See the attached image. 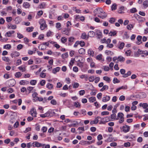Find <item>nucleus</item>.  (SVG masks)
Listing matches in <instances>:
<instances>
[{
	"instance_id": "nucleus-60",
	"label": "nucleus",
	"mask_w": 148,
	"mask_h": 148,
	"mask_svg": "<svg viewBox=\"0 0 148 148\" xmlns=\"http://www.w3.org/2000/svg\"><path fill=\"white\" fill-rule=\"evenodd\" d=\"M102 55L101 54H100L97 55L96 57V59L98 60H100L101 59Z\"/></svg>"
},
{
	"instance_id": "nucleus-32",
	"label": "nucleus",
	"mask_w": 148,
	"mask_h": 148,
	"mask_svg": "<svg viewBox=\"0 0 148 148\" xmlns=\"http://www.w3.org/2000/svg\"><path fill=\"white\" fill-rule=\"evenodd\" d=\"M11 48V45L9 44H7L4 45L3 47V48L5 49H9Z\"/></svg>"
},
{
	"instance_id": "nucleus-25",
	"label": "nucleus",
	"mask_w": 148,
	"mask_h": 148,
	"mask_svg": "<svg viewBox=\"0 0 148 148\" xmlns=\"http://www.w3.org/2000/svg\"><path fill=\"white\" fill-rule=\"evenodd\" d=\"M68 56V55L67 52L62 54L61 56V57L63 59H65V58H67Z\"/></svg>"
},
{
	"instance_id": "nucleus-14",
	"label": "nucleus",
	"mask_w": 148,
	"mask_h": 148,
	"mask_svg": "<svg viewBox=\"0 0 148 148\" xmlns=\"http://www.w3.org/2000/svg\"><path fill=\"white\" fill-rule=\"evenodd\" d=\"M95 33L93 31H90L88 33V36H87V38H88V36L91 37H92L95 35Z\"/></svg>"
},
{
	"instance_id": "nucleus-4",
	"label": "nucleus",
	"mask_w": 148,
	"mask_h": 148,
	"mask_svg": "<svg viewBox=\"0 0 148 148\" xmlns=\"http://www.w3.org/2000/svg\"><path fill=\"white\" fill-rule=\"evenodd\" d=\"M33 146L34 147H43L45 145V144H42L37 142H34L32 143Z\"/></svg>"
},
{
	"instance_id": "nucleus-59",
	"label": "nucleus",
	"mask_w": 148,
	"mask_h": 148,
	"mask_svg": "<svg viewBox=\"0 0 148 148\" xmlns=\"http://www.w3.org/2000/svg\"><path fill=\"white\" fill-rule=\"evenodd\" d=\"M111 118L112 119H116V115L115 114H113L111 115Z\"/></svg>"
},
{
	"instance_id": "nucleus-37",
	"label": "nucleus",
	"mask_w": 148,
	"mask_h": 148,
	"mask_svg": "<svg viewBox=\"0 0 148 148\" xmlns=\"http://www.w3.org/2000/svg\"><path fill=\"white\" fill-rule=\"evenodd\" d=\"M22 75L21 73L20 72H17L15 74V76L17 78H19Z\"/></svg>"
},
{
	"instance_id": "nucleus-50",
	"label": "nucleus",
	"mask_w": 148,
	"mask_h": 148,
	"mask_svg": "<svg viewBox=\"0 0 148 148\" xmlns=\"http://www.w3.org/2000/svg\"><path fill=\"white\" fill-rule=\"evenodd\" d=\"M18 69L23 72H24L25 71V67H23L22 66L19 67Z\"/></svg>"
},
{
	"instance_id": "nucleus-39",
	"label": "nucleus",
	"mask_w": 148,
	"mask_h": 148,
	"mask_svg": "<svg viewBox=\"0 0 148 148\" xmlns=\"http://www.w3.org/2000/svg\"><path fill=\"white\" fill-rule=\"evenodd\" d=\"M67 40V39L65 37H62L61 38V41L62 43H64Z\"/></svg>"
},
{
	"instance_id": "nucleus-55",
	"label": "nucleus",
	"mask_w": 148,
	"mask_h": 148,
	"mask_svg": "<svg viewBox=\"0 0 148 148\" xmlns=\"http://www.w3.org/2000/svg\"><path fill=\"white\" fill-rule=\"evenodd\" d=\"M81 114L84 115H86V111L84 110H82L80 111Z\"/></svg>"
},
{
	"instance_id": "nucleus-17",
	"label": "nucleus",
	"mask_w": 148,
	"mask_h": 148,
	"mask_svg": "<svg viewBox=\"0 0 148 148\" xmlns=\"http://www.w3.org/2000/svg\"><path fill=\"white\" fill-rule=\"evenodd\" d=\"M29 83V82L25 80H21L19 82L20 85H24L25 84H28Z\"/></svg>"
},
{
	"instance_id": "nucleus-35",
	"label": "nucleus",
	"mask_w": 148,
	"mask_h": 148,
	"mask_svg": "<svg viewBox=\"0 0 148 148\" xmlns=\"http://www.w3.org/2000/svg\"><path fill=\"white\" fill-rule=\"evenodd\" d=\"M131 74V72L130 71H129L127 72V73H125L124 75H123V77H127L128 76L130 75Z\"/></svg>"
},
{
	"instance_id": "nucleus-7",
	"label": "nucleus",
	"mask_w": 148,
	"mask_h": 148,
	"mask_svg": "<svg viewBox=\"0 0 148 148\" xmlns=\"http://www.w3.org/2000/svg\"><path fill=\"white\" fill-rule=\"evenodd\" d=\"M31 114L34 117L36 116L37 113L36 109L34 108L32 109L30 111Z\"/></svg>"
},
{
	"instance_id": "nucleus-45",
	"label": "nucleus",
	"mask_w": 148,
	"mask_h": 148,
	"mask_svg": "<svg viewBox=\"0 0 148 148\" xmlns=\"http://www.w3.org/2000/svg\"><path fill=\"white\" fill-rule=\"evenodd\" d=\"M117 5L116 3L113 4L112 5L111 9L112 10H115L116 9Z\"/></svg>"
},
{
	"instance_id": "nucleus-2",
	"label": "nucleus",
	"mask_w": 148,
	"mask_h": 148,
	"mask_svg": "<svg viewBox=\"0 0 148 148\" xmlns=\"http://www.w3.org/2000/svg\"><path fill=\"white\" fill-rule=\"evenodd\" d=\"M116 120H119V121L120 123H122L124 121V114L122 112L118 113Z\"/></svg>"
},
{
	"instance_id": "nucleus-11",
	"label": "nucleus",
	"mask_w": 148,
	"mask_h": 148,
	"mask_svg": "<svg viewBox=\"0 0 148 148\" xmlns=\"http://www.w3.org/2000/svg\"><path fill=\"white\" fill-rule=\"evenodd\" d=\"M30 4L27 2H24L23 3V7L25 8H29Z\"/></svg>"
},
{
	"instance_id": "nucleus-16",
	"label": "nucleus",
	"mask_w": 148,
	"mask_h": 148,
	"mask_svg": "<svg viewBox=\"0 0 148 148\" xmlns=\"http://www.w3.org/2000/svg\"><path fill=\"white\" fill-rule=\"evenodd\" d=\"M39 49H40L41 50H44L46 48V46L43 44L40 45L38 47Z\"/></svg>"
},
{
	"instance_id": "nucleus-21",
	"label": "nucleus",
	"mask_w": 148,
	"mask_h": 148,
	"mask_svg": "<svg viewBox=\"0 0 148 148\" xmlns=\"http://www.w3.org/2000/svg\"><path fill=\"white\" fill-rule=\"evenodd\" d=\"M139 106L140 107H142L143 108H146L148 106V104L147 103H140Z\"/></svg>"
},
{
	"instance_id": "nucleus-20",
	"label": "nucleus",
	"mask_w": 148,
	"mask_h": 148,
	"mask_svg": "<svg viewBox=\"0 0 148 148\" xmlns=\"http://www.w3.org/2000/svg\"><path fill=\"white\" fill-rule=\"evenodd\" d=\"M96 35H97L98 38H100L102 37V33L100 32V31L97 30L96 32Z\"/></svg>"
},
{
	"instance_id": "nucleus-1",
	"label": "nucleus",
	"mask_w": 148,
	"mask_h": 148,
	"mask_svg": "<svg viewBox=\"0 0 148 148\" xmlns=\"http://www.w3.org/2000/svg\"><path fill=\"white\" fill-rule=\"evenodd\" d=\"M94 13L96 14L97 13L101 15L102 13L103 14V15H98V16L102 19L106 18L107 16V14L104 12L102 8H97L94 10Z\"/></svg>"
},
{
	"instance_id": "nucleus-42",
	"label": "nucleus",
	"mask_w": 148,
	"mask_h": 148,
	"mask_svg": "<svg viewBox=\"0 0 148 148\" xmlns=\"http://www.w3.org/2000/svg\"><path fill=\"white\" fill-rule=\"evenodd\" d=\"M133 25L131 24H130L127 26V28L129 30H131L133 27Z\"/></svg>"
},
{
	"instance_id": "nucleus-31",
	"label": "nucleus",
	"mask_w": 148,
	"mask_h": 148,
	"mask_svg": "<svg viewBox=\"0 0 148 148\" xmlns=\"http://www.w3.org/2000/svg\"><path fill=\"white\" fill-rule=\"evenodd\" d=\"M49 113H46L43 114H41L40 115V116L42 118H45L46 117H48L49 116Z\"/></svg>"
},
{
	"instance_id": "nucleus-43",
	"label": "nucleus",
	"mask_w": 148,
	"mask_h": 148,
	"mask_svg": "<svg viewBox=\"0 0 148 148\" xmlns=\"http://www.w3.org/2000/svg\"><path fill=\"white\" fill-rule=\"evenodd\" d=\"M33 29L34 28L33 27H27L26 29V30L28 32H30L33 31Z\"/></svg>"
},
{
	"instance_id": "nucleus-34",
	"label": "nucleus",
	"mask_w": 148,
	"mask_h": 148,
	"mask_svg": "<svg viewBox=\"0 0 148 148\" xmlns=\"http://www.w3.org/2000/svg\"><path fill=\"white\" fill-rule=\"evenodd\" d=\"M116 33L117 32L116 31L114 32L110 31L109 34L110 36H115Z\"/></svg>"
},
{
	"instance_id": "nucleus-48",
	"label": "nucleus",
	"mask_w": 148,
	"mask_h": 148,
	"mask_svg": "<svg viewBox=\"0 0 148 148\" xmlns=\"http://www.w3.org/2000/svg\"><path fill=\"white\" fill-rule=\"evenodd\" d=\"M51 103L53 105H56L57 104V101L55 99H53L51 101Z\"/></svg>"
},
{
	"instance_id": "nucleus-30",
	"label": "nucleus",
	"mask_w": 148,
	"mask_h": 148,
	"mask_svg": "<svg viewBox=\"0 0 148 148\" xmlns=\"http://www.w3.org/2000/svg\"><path fill=\"white\" fill-rule=\"evenodd\" d=\"M46 86L48 88V89H49L50 90L52 89V88H53V85L52 84L50 83H48L47 85Z\"/></svg>"
},
{
	"instance_id": "nucleus-41",
	"label": "nucleus",
	"mask_w": 148,
	"mask_h": 148,
	"mask_svg": "<svg viewBox=\"0 0 148 148\" xmlns=\"http://www.w3.org/2000/svg\"><path fill=\"white\" fill-rule=\"evenodd\" d=\"M36 82L37 81L36 80H32L30 81V83L31 85H34L36 84Z\"/></svg>"
},
{
	"instance_id": "nucleus-10",
	"label": "nucleus",
	"mask_w": 148,
	"mask_h": 148,
	"mask_svg": "<svg viewBox=\"0 0 148 148\" xmlns=\"http://www.w3.org/2000/svg\"><path fill=\"white\" fill-rule=\"evenodd\" d=\"M137 53L138 54H144L146 56L148 55V52L146 51H141L139 49H138L137 51Z\"/></svg>"
},
{
	"instance_id": "nucleus-51",
	"label": "nucleus",
	"mask_w": 148,
	"mask_h": 148,
	"mask_svg": "<svg viewBox=\"0 0 148 148\" xmlns=\"http://www.w3.org/2000/svg\"><path fill=\"white\" fill-rule=\"evenodd\" d=\"M14 21L15 23L16 24H18L20 22V19L18 18H16Z\"/></svg>"
},
{
	"instance_id": "nucleus-22",
	"label": "nucleus",
	"mask_w": 148,
	"mask_h": 148,
	"mask_svg": "<svg viewBox=\"0 0 148 148\" xmlns=\"http://www.w3.org/2000/svg\"><path fill=\"white\" fill-rule=\"evenodd\" d=\"M78 52L80 54H84L85 53V49L83 48H81L79 50Z\"/></svg>"
},
{
	"instance_id": "nucleus-63",
	"label": "nucleus",
	"mask_w": 148,
	"mask_h": 148,
	"mask_svg": "<svg viewBox=\"0 0 148 148\" xmlns=\"http://www.w3.org/2000/svg\"><path fill=\"white\" fill-rule=\"evenodd\" d=\"M85 93V91L84 90H81L79 92V94L80 95H83Z\"/></svg>"
},
{
	"instance_id": "nucleus-47",
	"label": "nucleus",
	"mask_w": 148,
	"mask_h": 148,
	"mask_svg": "<svg viewBox=\"0 0 148 148\" xmlns=\"http://www.w3.org/2000/svg\"><path fill=\"white\" fill-rule=\"evenodd\" d=\"M100 80V78L99 77H95V82L97 83Z\"/></svg>"
},
{
	"instance_id": "nucleus-27",
	"label": "nucleus",
	"mask_w": 148,
	"mask_h": 148,
	"mask_svg": "<svg viewBox=\"0 0 148 148\" xmlns=\"http://www.w3.org/2000/svg\"><path fill=\"white\" fill-rule=\"evenodd\" d=\"M74 104L75 107L76 108H80V105L78 102H75L74 103Z\"/></svg>"
},
{
	"instance_id": "nucleus-3",
	"label": "nucleus",
	"mask_w": 148,
	"mask_h": 148,
	"mask_svg": "<svg viewBox=\"0 0 148 148\" xmlns=\"http://www.w3.org/2000/svg\"><path fill=\"white\" fill-rule=\"evenodd\" d=\"M39 23L40 25V28L41 30H43L44 29L47 27L45 22L43 19H40V20Z\"/></svg>"
},
{
	"instance_id": "nucleus-6",
	"label": "nucleus",
	"mask_w": 148,
	"mask_h": 148,
	"mask_svg": "<svg viewBox=\"0 0 148 148\" xmlns=\"http://www.w3.org/2000/svg\"><path fill=\"white\" fill-rule=\"evenodd\" d=\"M101 118L100 116H98L94 120L91 121H90V124L92 125L93 124H96L98 122V119H101Z\"/></svg>"
},
{
	"instance_id": "nucleus-46",
	"label": "nucleus",
	"mask_w": 148,
	"mask_h": 148,
	"mask_svg": "<svg viewBox=\"0 0 148 148\" xmlns=\"http://www.w3.org/2000/svg\"><path fill=\"white\" fill-rule=\"evenodd\" d=\"M103 79L105 81H107L109 82L110 81V78L107 76H104L103 77Z\"/></svg>"
},
{
	"instance_id": "nucleus-13",
	"label": "nucleus",
	"mask_w": 148,
	"mask_h": 148,
	"mask_svg": "<svg viewBox=\"0 0 148 148\" xmlns=\"http://www.w3.org/2000/svg\"><path fill=\"white\" fill-rule=\"evenodd\" d=\"M142 38V36H138L137 38V41L136 42V43L138 44V45H139L142 42L141 41Z\"/></svg>"
},
{
	"instance_id": "nucleus-40",
	"label": "nucleus",
	"mask_w": 148,
	"mask_h": 148,
	"mask_svg": "<svg viewBox=\"0 0 148 148\" xmlns=\"http://www.w3.org/2000/svg\"><path fill=\"white\" fill-rule=\"evenodd\" d=\"M73 87L74 88H77L79 86V84L77 83H74L73 84Z\"/></svg>"
},
{
	"instance_id": "nucleus-54",
	"label": "nucleus",
	"mask_w": 148,
	"mask_h": 148,
	"mask_svg": "<svg viewBox=\"0 0 148 148\" xmlns=\"http://www.w3.org/2000/svg\"><path fill=\"white\" fill-rule=\"evenodd\" d=\"M115 21V19L113 18H111L109 20V22L111 23H113Z\"/></svg>"
},
{
	"instance_id": "nucleus-56",
	"label": "nucleus",
	"mask_w": 148,
	"mask_h": 148,
	"mask_svg": "<svg viewBox=\"0 0 148 148\" xmlns=\"http://www.w3.org/2000/svg\"><path fill=\"white\" fill-rule=\"evenodd\" d=\"M143 5L144 6L147 7L148 6V1H145L144 2Z\"/></svg>"
},
{
	"instance_id": "nucleus-36",
	"label": "nucleus",
	"mask_w": 148,
	"mask_h": 148,
	"mask_svg": "<svg viewBox=\"0 0 148 148\" xmlns=\"http://www.w3.org/2000/svg\"><path fill=\"white\" fill-rule=\"evenodd\" d=\"M95 79L94 76H91L89 77L88 80L90 82H92Z\"/></svg>"
},
{
	"instance_id": "nucleus-53",
	"label": "nucleus",
	"mask_w": 148,
	"mask_h": 148,
	"mask_svg": "<svg viewBox=\"0 0 148 148\" xmlns=\"http://www.w3.org/2000/svg\"><path fill=\"white\" fill-rule=\"evenodd\" d=\"M75 38L73 37H70L68 39V40L69 42H73Z\"/></svg>"
},
{
	"instance_id": "nucleus-49",
	"label": "nucleus",
	"mask_w": 148,
	"mask_h": 148,
	"mask_svg": "<svg viewBox=\"0 0 148 148\" xmlns=\"http://www.w3.org/2000/svg\"><path fill=\"white\" fill-rule=\"evenodd\" d=\"M47 128L46 127L44 126L42 128L41 130L44 133L47 132Z\"/></svg>"
},
{
	"instance_id": "nucleus-58",
	"label": "nucleus",
	"mask_w": 148,
	"mask_h": 148,
	"mask_svg": "<svg viewBox=\"0 0 148 148\" xmlns=\"http://www.w3.org/2000/svg\"><path fill=\"white\" fill-rule=\"evenodd\" d=\"M17 37L19 39H21L23 38V36L20 33H17Z\"/></svg>"
},
{
	"instance_id": "nucleus-28",
	"label": "nucleus",
	"mask_w": 148,
	"mask_h": 148,
	"mask_svg": "<svg viewBox=\"0 0 148 148\" xmlns=\"http://www.w3.org/2000/svg\"><path fill=\"white\" fill-rule=\"evenodd\" d=\"M2 59V60L4 61L8 62L10 61V60L8 57H6L5 56L3 57Z\"/></svg>"
},
{
	"instance_id": "nucleus-44",
	"label": "nucleus",
	"mask_w": 148,
	"mask_h": 148,
	"mask_svg": "<svg viewBox=\"0 0 148 148\" xmlns=\"http://www.w3.org/2000/svg\"><path fill=\"white\" fill-rule=\"evenodd\" d=\"M88 54L93 56L94 54V52L91 49H89L88 50Z\"/></svg>"
},
{
	"instance_id": "nucleus-23",
	"label": "nucleus",
	"mask_w": 148,
	"mask_h": 148,
	"mask_svg": "<svg viewBox=\"0 0 148 148\" xmlns=\"http://www.w3.org/2000/svg\"><path fill=\"white\" fill-rule=\"evenodd\" d=\"M146 94L144 92H142L140 94L139 96L141 98H144L146 97Z\"/></svg>"
},
{
	"instance_id": "nucleus-19",
	"label": "nucleus",
	"mask_w": 148,
	"mask_h": 148,
	"mask_svg": "<svg viewBox=\"0 0 148 148\" xmlns=\"http://www.w3.org/2000/svg\"><path fill=\"white\" fill-rule=\"evenodd\" d=\"M60 69V67H57L53 69L52 72L53 73L55 74L57 72L59 71Z\"/></svg>"
},
{
	"instance_id": "nucleus-52",
	"label": "nucleus",
	"mask_w": 148,
	"mask_h": 148,
	"mask_svg": "<svg viewBox=\"0 0 148 148\" xmlns=\"http://www.w3.org/2000/svg\"><path fill=\"white\" fill-rule=\"evenodd\" d=\"M120 82V81L118 79L116 78H114L113 80V82L114 84L116 83H118Z\"/></svg>"
},
{
	"instance_id": "nucleus-12",
	"label": "nucleus",
	"mask_w": 148,
	"mask_h": 148,
	"mask_svg": "<svg viewBox=\"0 0 148 148\" xmlns=\"http://www.w3.org/2000/svg\"><path fill=\"white\" fill-rule=\"evenodd\" d=\"M9 82L10 84V86L12 87L15 85V84L16 81L14 79H12L10 80Z\"/></svg>"
},
{
	"instance_id": "nucleus-57",
	"label": "nucleus",
	"mask_w": 148,
	"mask_h": 148,
	"mask_svg": "<svg viewBox=\"0 0 148 148\" xmlns=\"http://www.w3.org/2000/svg\"><path fill=\"white\" fill-rule=\"evenodd\" d=\"M102 96V93L100 92L97 95V97L99 99H101Z\"/></svg>"
},
{
	"instance_id": "nucleus-24",
	"label": "nucleus",
	"mask_w": 148,
	"mask_h": 148,
	"mask_svg": "<svg viewBox=\"0 0 148 148\" xmlns=\"http://www.w3.org/2000/svg\"><path fill=\"white\" fill-rule=\"evenodd\" d=\"M108 88V86L106 85L103 86V87L100 90V91L102 92L106 90H107Z\"/></svg>"
},
{
	"instance_id": "nucleus-8",
	"label": "nucleus",
	"mask_w": 148,
	"mask_h": 148,
	"mask_svg": "<svg viewBox=\"0 0 148 148\" xmlns=\"http://www.w3.org/2000/svg\"><path fill=\"white\" fill-rule=\"evenodd\" d=\"M130 128L129 126L126 125L124 126L123 127V131L125 133L129 131Z\"/></svg>"
},
{
	"instance_id": "nucleus-18",
	"label": "nucleus",
	"mask_w": 148,
	"mask_h": 148,
	"mask_svg": "<svg viewBox=\"0 0 148 148\" xmlns=\"http://www.w3.org/2000/svg\"><path fill=\"white\" fill-rule=\"evenodd\" d=\"M62 33L67 35H69V32L68 30L66 28L63 29L62 30Z\"/></svg>"
},
{
	"instance_id": "nucleus-38",
	"label": "nucleus",
	"mask_w": 148,
	"mask_h": 148,
	"mask_svg": "<svg viewBox=\"0 0 148 148\" xmlns=\"http://www.w3.org/2000/svg\"><path fill=\"white\" fill-rule=\"evenodd\" d=\"M125 45V44L124 42H122L120 43V44L119 48L120 49H122L123 48V47H124Z\"/></svg>"
},
{
	"instance_id": "nucleus-33",
	"label": "nucleus",
	"mask_w": 148,
	"mask_h": 148,
	"mask_svg": "<svg viewBox=\"0 0 148 148\" xmlns=\"http://www.w3.org/2000/svg\"><path fill=\"white\" fill-rule=\"evenodd\" d=\"M96 100L95 97H91L89 99V101L90 102H93Z\"/></svg>"
},
{
	"instance_id": "nucleus-61",
	"label": "nucleus",
	"mask_w": 148,
	"mask_h": 148,
	"mask_svg": "<svg viewBox=\"0 0 148 148\" xmlns=\"http://www.w3.org/2000/svg\"><path fill=\"white\" fill-rule=\"evenodd\" d=\"M130 143L129 142L125 143L124 144V146L125 147H130Z\"/></svg>"
},
{
	"instance_id": "nucleus-64",
	"label": "nucleus",
	"mask_w": 148,
	"mask_h": 148,
	"mask_svg": "<svg viewBox=\"0 0 148 148\" xmlns=\"http://www.w3.org/2000/svg\"><path fill=\"white\" fill-rule=\"evenodd\" d=\"M86 36L85 33H84L82 34L81 35V38L83 39H85L86 38Z\"/></svg>"
},
{
	"instance_id": "nucleus-15",
	"label": "nucleus",
	"mask_w": 148,
	"mask_h": 148,
	"mask_svg": "<svg viewBox=\"0 0 148 148\" xmlns=\"http://www.w3.org/2000/svg\"><path fill=\"white\" fill-rule=\"evenodd\" d=\"M79 130L78 133L79 134H81L83 132L85 131L84 127H79L77 130Z\"/></svg>"
},
{
	"instance_id": "nucleus-9",
	"label": "nucleus",
	"mask_w": 148,
	"mask_h": 148,
	"mask_svg": "<svg viewBox=\"0 0 148 148\" xmlns=\"http://www.w3.org/2000/svg\"><path fill=\"white\" fill-rule=\"evenodd\" d=\"M19 53L17 51L14 52L11 54V56L12 57H16L19 56Z\"/></svg>"
},
{
	"instance_id": "nucleus-29",
	"label": "nucleus",
	"mask_w": 148,
	"mask_h": 148,
	"mask_svg": "<svg viewBox=\"0 0 148 148\" xmlns=\"http://www.w3.org/2000/svg\"><path fill=\"white\" fill-rule=\"evenodd\" d=\"M105 53L107 54V55H112L113 54V53L112 52V51H108V50H106L105 51Z\"/></svg>"
},
{
	"instance_id": "nucleus-62",
	"label": "nucleus",
	"mask_w": 148,
	"mask_h": 148,
	"mask_svg": "<svg viewBox=\"0 0 148 148\" xmlns=\"http://www.w3.org/2000/svg\"><path fill=\"white\" fill-rule=\"evenodd\" d=\"M109 114V112L108 111H103L101 112V114L102 115H108Z\"/></svg>"
},
{
	"instance_id": "nucleus-26",
	"label": "nucleus",
	"mask_w": 148,
	"mask_h": 148,
	"mask_svg": "<svg viewBox=\"0 0 148 148\" xmlns=\"http://www.w3.org/2000/svg\"><path fill=\"white\" fill-rule=\"evenodd\" d=\"M118 60L120 62H124L125 60V58L123 57L120 56L118 58Z\"/></svg>"
},
{
	"instance_id": "nucleus-5",
	"label": "nucleus",
	"mask_w": 148,
	"mask_h": 148,
	"mask_svg": "<svg viewBox=\"0 0 148 148\" xmlns=\"http://www.w3.org/2000/svg\"><path fill=\"white\" fill-rule=\"evenodd\" d=\"M110 99V97L109 96L105 95L102 99V101L103 102H106L109 101Z\"/></svg>"
}]
</instances>
